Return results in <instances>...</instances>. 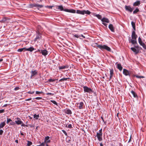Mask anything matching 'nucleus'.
<instances>
[{
    "instance_id": "nucleus-33",
    "label": "nucleus",
    "mask_w": 146,
    "mask_h": 146,
    "mask_svg": "<svg viewBox=\"0 0 146 146\" xmlns=\"http://www.w3.org/2000/svg\"><path fill=\"white\" fill-rule=\"evenodd\" d=\"M69 79V78H63L60 80L59 81L61 82L67 80V79Z\"/></svg>"
},
{
    "instance_id": "nucleus-1",
    "label": "nucleus",
    "mask_w": 146,
    "mask_h": 146,
    "mask_svg": "<svg viewBox=\"0 0 146 146\" xmlns=\"http://www.w3.org/2000/svg\"><path fill=\"white\" fill-rule=\"evenodd\" d=\"M95 44H96V46L97 47L101 50L105 49L107 51L110 52L111 51V49L108 46L106 45H98L97 43H95Z\"/></svg>"
},
{
    "instance_id": "nucleus-11",
    "label": "nucleus",
    "mask_w": 146,
    "mask_h": 146,
    "mask_svg": "<svg viewBox=\"0 0 146 146\" xmlns=\"http://www.w3.org/2000/svg\"><path fill=\"white\" fill-rule=\"evenodd\" d=\"M41 53L44 56H45L48 54V51L46 50H41Z\"/></svg>"
},
{
    "instance_id": "nucleus-54",
    "label": "nucleus",
    "mask_w": 146,
    "mask_h": 146,
    "mask_svg": "<svg viewBox=\"0 0 146 146\" xmlns=\"http://www.w3.org/2000/svg\"><path fill=\"white\" fill-rule=\"evenodd\" d=\"M3 132V131L2 129L0 130V135H2Z\"/></svg>"
},
{
    "instance_id": "nucleus-41",
    "label": "nucleus",
    "mask_w": 146,
    "mask_h": 146,
    "mask_svg": "<svg viewBox=\"0 0 146 146\" xmlns=\"http://www.w3.org/2000/svg\"><path fill=\"white\" fill-rule=\"evenodd\" d=\"M43 93L42 92H38V91H36V94H42Z\"/></svg>"
},
{
    "instance_id": "nucleus-49",
    "label": "nucleus",
    "mask_w": 146,
    "mask_h": 146,
    "mask_svg": "<svg viewBox=\"0 0 146 146\" xmlns=\"http://www.w3.org/2000/svg\"><path fill=\"white\" fill-rule=\"evenodd\" d=\"M67 127L69 128H71L72 127V125L71 124H69L68 125V126Z\"/></svg>"
},
{
    "instance_id": "nucleus-43",
    "label": "nucleus",
    "mask_w": 146,
    "mask_h": 146,
    "mask_svg": "<svg viewBox=\"0 0 146 146\" xmlns=\"http://www.w3.org/2000/svg\"><path fill=\"white\" fill-rule=\"evenodd\" d=\"M141 46H142V47L144 49L146 50V46L145 45V43L143 44Z\"/></svg>"
},
{
    "instance_id": "nucleus-24",
    "label": "nucleus",
    "mask_w": 146,
    "mask_h": 146,
    "mask_svg": "<svg viewBox=\"0 0 146 146\" xmlns=\"http://www.w3.org/2000/svg\"><path fill=\"white\" fill-rule=\"evenodd\" d=\"M131 25L133 27V28L134 30H135V23L133 21H132L131 22Z\"/></svg>"
},
{
    "instance_id": "nucleus-47",
    "label": "nucleus",
    "mask_w": 146,
    "mask_h": 146,
    "mask_svg": "<svg viewBox=\"0 0 146 146\" xmlns=\"http://www.w3.org/2000/svg\"><path fill=\"white\" fill-rule=\"evenodd\" d=\"M34 91H33V92H31V91H29V92H28L27 93L28 94H33L34 93Z\"/></svg>"
},
{
    "instance_id": "nucleus-38",
    "label": "nucleus",
    "mask_w": 146,
    "mask_h": 146,
    "mask_svg": "<svg viewBox=\"0 0 146 146\" xmlns=\"http://www.w3.org/2000/svg\"><path fill=\"white\" fill-rule=\"evenodd\" d=\"M134 47L135 48L137 49L138 50V51H139L140 50V49H141V48L139 46L137 45V46H135Z\"/></svg>"
},
{
    "instance_id": "nucleus-2",
    "label": "nucleus",
    "mask_w": 146,
    "mask_h": 146,
    "mask_svg": "<svg viewBox=\"0 0 146 146\" xmlns=\"http://www.w3.org/2000/svg\"><path fill=\"white\" fill-rule=\"evenodd\" d=\"M76 13L78 14L84 15L85 14H86L87 15H90L91 12L87 10H77L76 11Z\"/></svg>"
},
{
    "instance_id": "nucleus-36",
    "label": "nucleus",
    "mask_w": 146,
    "mask_h": 146,
    "mask_svg": "<svg viewBox=\"0 0 146 146\" xmlns=\"http://www.w3.org/2000/svg\"><path fill=\"white\" fill-rule=\"evenodd\" d=\"M50 138V137L48 136L45 137L44 139V142H46Z\"/></svg>"
},
{
    "instance_id": "nucleus-27",
    "label": "nucleus",
    "mask_w": 146,
    "mask_h": 146,
    "mask_svg": "<svg viewBox=\"0 0 146 146\" xmlns=\"http://www.w3.org/2000/svg\"><path fill=\"white\" fill-rule=\"evenodd\" d=\"M8 19L7 18L4 17L0 21V22L4 23Z\"/></svg>"
},
{
    "instance_id": "nucleus-26",
    "label": "nucleus",
    "mask_w": 146,
    "mask_h": 146,
    "mask_svg": "<svg viewBox=\"0 0 146 146\" xmlns=\"http://www.w3.org/2000/svg\"><path fill=\"white\" fill-rule=\"evenodd\" d=\"M68 66H64L59 67V70H62L68 68Z\"/></svg>"
},
{
    "instance_id": "nucleus-6",
    "label": "nucleus",
    "mask_w": 146,
    "mask_h": 146,
    "mask_svg": "<svg viewBox=\"0 0 146 146\" xmlns=\"http://www.w3.org/2000/svg\"><path fill=\"white\" fill-rule=\"evenodd\" d=\"M125 8L126 11L130 12H131L133 10V8L131 7L130 6L125 5Z\"/></svg>"
},
{
    "instance_id": "nucleus-46",
    "label": "nucleus",
    "mask_w": 146,
    "mask_h": 146,
    "mask_svg": "<svg viewBox=\"0 0 146 146\" xmlns=\"http://www.w3.org/2000/svg\"><path fill=\"white\" fill-rule=\"evenodd\" d=\"M20 89V88L19 86L16 87L14 88V90H17Z\"/></svg>"
},
{
    "instance_id": "nucleus-59",
    "label": "nucleus",
    "mask_w": 146,
    "mask_h": 146,
    "mask_svg": "<svg viewBox=\"0 0 146 146\" xmlns=\"http://www.w3.org/2000/svg\"><path fill=\"white\" fill-rule=\"evenodd\" d=\"M41 50L38 49L37 50V51H36L35 52H40L41 53Z\"/></svg>"
},
{
    "instance_id": "nucleus-15",
    "label": "nucleus",
    "mask_w": 146,
    "mask_h": 146,
    "mask_svg": "<svg viewBox=\"0 0 146 146\" xmlns=\"http://www.w3.org/2000/svg\"><path fill=\"white\" fill-rule=\"evenodd\" d=\"M109 28L110 30L112 32H114V28L113 26V25L111 24H110L109 25L108 27Z\"/></svg>"
},
{
    "instance_id": "nucleus-28",
    "label": "nucleus",
    "mask_w": 146,
    "mask_h": 146,
    "mask_svg": "<svg viewBox=\"0 0 146 146\" xmlns=\"http://www.w3.org/2000/svg\"><path fill=\"white\" fill-rule=\"evenodd\" d=\"M26 48H19L18 49L17 51L18 52H21L22 51H23L24 50V51H26Z\"/></svg>"
},
{
    "instance_id": "nucleus-4",
    "label": "nucleus",
    "mask_w": 146,
    "mask_h": 146,
    "mask_svg": "<svg viewBox=\"0 0 146 146\" xmlns=\"http://www.w3.org/2000/svg\"><path fill=\"white\" fill-rule=\"evenodd\" d=\"M29 7L30 8H33L34 7H36L38 9V8H41L43 7V6L42 5H39L36 3L33 4H31L29 5Z\"/></svg>"
},
{
    "instance_id": "nucleus-61",
    "label": "nucleus",
    "mask_w": 146,
    "mask_h": 146,
    "mask_svg": "<svg viewBox=\"0 0 146 146\" xmlns=\"http://www.w3.org/2000/svg\"><path fill=\"white\" fill-rule=\"evenodd\" d=\"M80 35V36H81L82 37H83L84 38H85V37L84 36H83V35L81 34V35Z\"/></svg>"
},
{
    "instance_id": "nucleus-7",
    "label": "nucleus",
    "mask_w": 146,
    "mask_h": 146,
    "mask_svg": "<svg viewBox=\"0 0 146 146\" xmlns=\"http://www.w3.org/2000/svg\"><path fill=\"white\" fill-rule=\"evenodd\" d=\"M41 37V34L39 32H37L36 33V36L34 40V41H36L40 39Z\"/></svg>"
},
{
    "instance_id": "nucleus-39",
    "label": "nucleus",
    "mask_w": 146,
    "mask_h": 146,
    "mask_svg": "<svg viewBox=\"0 0 146 146\" xmlns=\"http://www.w3.org/2000/svg\"><path fill=\"white\" fill-rule=\"evenodd\" d=\"M75 37L78 38L80 36V35H78V34H75L73 35Z\"/></svg>"
},
{
    "instance_id": "nucleus-37",
    "label": "nucleus",
    "mask_w": 146,
    "mask_h": 146,
    "mask_svg": "<svg viewBox=\"0 0 146 146\" xmlns=\"http://www.w3.org/2000/svg\"><path fill=\"white\" fill-rule=\"evenodd\" d=\"M27 142H28V143L27 144V145L28 146H30L31 145L33 144L32 143L31 141H27Z\"/></svg>"
},
{
    "instance_id": "nucleus-12",
    "label": "nucleus",
    "mask_w": 146,
    "mask_h": 146,
    "mask_svg": "<svg viewBox=\"0 0 146 146\" xmlns=\"http://www.w3.org/2000/svg\"><path fill=\"white\" fill-rule=\"evenodd\" d=\"M131 50L134 52L135 54H137L139 52L138 50L137 49L135 48L134 47H131Z\"/></svg>"
},
{
    "instance_id": "nucleus-57",
    "label": "nucleus",
    "mask_w": 146,
    "mask_h": 146,
    "mask_svg": "<svg viewBox=\"0 0 146 146\" xmlns=\"http://www.w3.org/2000/svg\"><path fill=\"white\" fill-rule=\"evenodd\" d=\"M102 24H103L105 26L107 27V24L105 23H102Z\"/></svg>"
},
{
    "instance_id": "nucleus-55",
    "label": "nucleus",
    "mask_w": 146,
    "mask_h": 146,
    "mask_svg": "<svg viewBox=\"0 0 146 146\" xmlns=\"http://www.w3.org/2000/svg\"><path fill=\"white\" fill-rule=\"evenodd\" d=\"M64 11L67 12H69V9H64Z\"/></svg>"
},
{
    "instance_id": "nucleus-44",
    "label": "nucleus",
    "mask_w": 146,
    "mask_h": 146,
    "mask_svg": "<svg viewBox=\"0 0 146 146\" xmlns=\"http://www.w3.org/2000/svg\"><path fill=\"white\" fill-rule=\"evenodd\" d=\"M135 76L136 77H137V78H144V77L143 76H139L138 75H136Z\"/></svg>"
},
{
    "instance_id": "nucleus-51",
    "label": "nucleus",
    "mask_w": 146,
    "mask_h": 146,
    "mask_svg": "<svg viewBox=\"0 0 146 146\" xmlns=\"http://www.w3.org/2000/svg\"><path fill=\"white\" fill-rule=\"evenodd\" d=\"M15 124V123L14 122L11 121L10 123V125H13Z\"/></svg>"
},
{
    "instance_id": "nucleus-31",
    "label": "nucleus",
    "mask_w": 146,
    "mask_h": 146,
    "mask_svg": "<svg viewBox=\"0 0 146 146\" xmlns=\"http://www.w3.org/2000/svg\"><path fill=\"white\" fill-rule=\"evenodd\" d=\"M34 118H35L36 119H38L39 117V115L38 114L36 115L35 114L33 115Z\"/></svg>"
},
{
    "instance_id": "nucleus-18",
    "label": "nucleus",
    "mask_w": 146,
    "mask_h": 146,
    "mask_svg": "<svg viewBox=\"0 0 146 146\" xmlns=\"http://www.w3.org/2000/svg\"><path fill=\"white\" fill-rule=\"evenodd\" d=\"M65 113L68 114H71L72 113V111L69 109H66L65 110Z\"/></svg>"
},
{
    "instance_id": "nucleus-56",
    "label": "nucleus",
    "mask_w": 146,
    "mask_h": 146,
    "mask_svg": "<svg viewBox=\"0 0 146 146\" xmlns=\"http://www.w3.org/2000/svg\"><path fill=\"white\" fill-rule=\"evenodd\" d=\"M138 40L139 42H140L141 41H142L141 39V38L140 37H139L138 39Z\"/></svg>"
},
{
    "instance_id": "nucleus-60",
    "label": "nucleus",
    "mask_w": 146,
    "mask_h": 146,
    "mask_svg": "<svg viewBox=\"0 0 146 146\" xmlns=\"http://www.w3.org/2000/svg\"><path fill=\"white\" fill-rule=\"evenodd\" d=\"M46 143H49L50 142V140H48L46 141Z\"/></svg>"
},
{
    "instance_id": "nucleus-14",
    "label": "nucleus",
    "mask_w": 146,
    "mask_h": 146,
    "mask_svg": "<svg viewBox=\"0 0 146 146\" xmlns=\"http://www.w3.org/2000/svg\"><path fill=\"white\" fill-rule=\"evenodd\" d=\"M140 4L141 1H137L133 3V6H139L140 5Z\"/></svg>"
},
{
    "instance_id": "nucleus-32",
    "label": "nucleus",
    "mask_w": 146,
    "mask_h": 146,
    "mask_svg": "<svg viewBox=\"0 0 146 146\" xmlns=\"http://www.w3.org/2000/svg\"><path fill=\"white\" fill-rule=\"evenodd\" d=\"M139 9L137 7L135 9L134 11H133V14H136L137 12H139Z\"/></svg>"
},
{
    "instance_id": "nucleus-53",
    "label": "nucleus",
    "mask_w": 146,
    "mask_h": 146,
    "mask_svg": "<svg viewBox=\"0 0 146 146\" xmlns=\"http://www.w3.org/2000/svg\"><path fill=\"white\" fill-rule=\"evenodd\" d=\"M45 143L46 142H43V143H42L41 144H40V145L41 146H44L45 144Z\"/></svg>"
},
{
    "instance_id": "nucleus-10",
    "label": "nucleus",
    "mask_w": 146,
    "mask_h": 146,
    "mask_svg": "<svg viewBox=\"0 0 146 146\" xmlns=\"http://www.w3.org/2000/svg\"><path fill=\"white\" fill-rule=\"evenodd\" d=\"M31 78H32L33 76H35L38 74V72L37 70H35L34 71L32 70L31 72Z\"/></svg>"
},
{
    "instance_id": "nucleus-25",
    "label": "nucleus",
    "mask_w": 146,
    "mask_h": 146,
    "mask_svg": "<svg viewBox=\"0 0 146 146\" xmlns=\"http://www.w3.org/2000/svg\"><path fill=\"white\" fill-rule=\"evenodd\" d=\"M117 68L120 71H121L122 69V67L120 64H117Z\"/></svg>"
},
{
    "instance_id": "nucleus-29",
    "label": "nucleus",
    "mask_w": 146,
    "mask_h": 146,
    "mask_svg": "<svg viewBox=\"0 0 146 146\" xmlns=\"http://www.w3.org/2000/svg\"><path fill=\"white\" fill-rule=\"evenodd\" d=\"M5 125V122H1L0 124V128H3Z\"/></svg>"
},
{
    "instance_id": "nucleus-35",
    "label": "nucleus",
    "mask_w": 146,
    "mask_h": 146,
    "mask_svg": "<svg viewBox=\"0 0 146 146\" xmlns=\"http://www.w3.org/2000/svg\"><path fill=\"white\" fill-rule=\"evenodd\" d=\"M58 9H60V11H64V8L62 6H58Z\"/></svg>"
},
{
    "instance_id": "nucleus-40",
    "label": "nucleus",
    "mask_w": 146,
    "mask_h": 146,
    "mask_svg": "<svg viewBox=\"0 0 146 146\" xmlns=\"http://www.w3.org/2000/svg\"><path fill=\"white\" fill-rule=\"evenodd\" d=\"M12 121V120H11V119H10V118H7V124H8L9 123L10 121Z\"/></svg>"
},
{
    "instance_id": "nucleus-30",
    "label": "nucleus",
    "mask_w": 146,
    "mask_h": 146,
    "mask_svg": "<svg viewBox=\"0 0 146 146\" xmlns=\"http://www.w3.org/2000/svg\"><path fill=\"white\" fill-rule=\"evenodd\" d=\"M58 80V79H49L48 81L50 82H57Z\"/></svg>"
},
{
    "instance_id": "nucleus-42",
    "label": "nucleus",
    "mask_w": 146,
    "mask_h": 146,
    "mask_svg": "<svg viewBox=\"0 0 146 146\" xmlns=\"http://www.w3.org/2000/svg\"><path fill=\"white\" fill-rule=\"evenodd\" d=\"M51 102L52 103L54 104L55 105H57V103L55 101H54V100H51Z\"/></svg>"
},
{
    "instance_id": "nucleus-19",
    "label": "nucleus",
    "mask_w": 146,
    "mask_h": 146,
    "mask_svg": "<svg viewBox=\"0 0 146 146\" xmlns=\"http://www.w3.org/2000/svg\"><path fill=\"white\" fill-rule=\"evenodd\" d=\"M92 14L94 16L97 17L99 19H101L102 17L99 14H96L94 13H93Z\"/></svg>"
},
{
    "instance_id": "nucleus-50",
    "label": "nucleus",
    "mask_w": 146,
    "mask_h": 146,
    "mask_svg": "<svg viewBox=\"0 0 146 146\" xmlns=\"http://www.w3.org/2000/svg\"><path fill=\"white\" fill-rule=\"evenodd\" d=\"M4 112H5V110L4 109L0 110V113H4Z\"/></svg>"
},
{
    "instance_id": "nucleus-20",
    "label": "nucleus",
    "mask_w": 146,
    "mask_h": 146,
    "mask_svg": "<svg viewBox=\"0 0 146 146\" xmlns=\"http://www.w3.org/2000/svg\"><path fill=\"white\" fill-rule=\"evenodd\" d=\"M35 49L33 47L31 46L30 47V48H26L25 50L29 51L30 52H32L33 50H34Z\"/></svg>"
},
{
    "instance_id": "nucleus-22",
    "label": "nucleus",
    "mask_w": 146,
    "mask_h": 146,
    "mask_svg": "<svg viewBox=\"0 0 146 146\" xmlns=\"http://www.w3.org/2000/svg\"><path fill=\"white\" fill-rule=\"evenodd\" d=\"M131 93L133 95V96L135 98H137V96L136 93H135L133 90L131 91Z\"/></svg>"
},
{
    "instance_id": "nucleus-48",
    "label": "nucleus",
    "mask_w": 146,
    "mask_h": 146,
    "mask_svg": "<svg viewBox=\"0 0 146 146\" xmlns=\"http://www.w3.org/2000/svg\"><path fill=\"white\" fill-rule=\"evenodd\" d=\"M46 94L47 95H50L52 96V95H53L54 94L52 93H46Z\"/></svg>"
},
{
    "instance_id": "nucleus-8",
    "label": "nucleus",
    "mask_w": 146,
    "mask_h": 146,
    "mask_svg": "<svg viewBox=\"0 0 146 146\" xmlns=\"http://www.w3.org/2000/svg\"><path fill=\"white\" fill-rule=\"evenodd\" d=\"M135 31L134 30L132 33L131 38L133 39H136L137 37V35L136 34Z\"/></svg>"
},
{
    "instance_id": "nucleus-58",
    "label": "nucleus",
    "mask_w": 146,
    "mask_h": 146,
    "mask_svg": "<svg viewBox=\"0 0 146 146\" xmlns=\"http://www.w3.org/2000/svg\"><path fill=\"white\" fill-rule=\"evenodd\" d=\"M42 98H41L39 97H37L35 98V99L36 100H40Z\"/></svg>"
},
{
    "instance_id": "nucleus-13",
    "label": "nucleus",
    "mask_w": 146,
    "mask_h": 146,
    "mask_svg": "<svg viewBox=\"0 0 146 146\" xmlns=\"http://www.w3.org/2000/svg\"><path fill=\"white\" fill-rule=\"evenodd\" d=\"M17 120H16L15 122L17 125H20L22 123V121H21V119L19 118H17Z\"/></svg>"
},
{
    "instance_id": "nucleus-23",
    "label": "nucleus",
    "mask_w": 146,
    "mask_h": 146,
    "mask_svg": "<svg viewBox=\"0 0 146 146\" xmlns=\"http://www.w3.org/2000/svg\"><path fill=\"white\" fill-rule=\"evenodd\" d=\"M113 70L112 69H110V78H111L113 76Z\"/></svg>"
},
{
    "instance_id": "nucleus-63",
    "label": "nucleus",
    "mask_w": 146,
    "mask_h": 146,
    "mask_svg": "<svg viewBox=\"0 0 146 146\" xmlns=\"http://www.w3.org/2000/svg\"><path fill=\"white\" fill-rule=\"evenodd\" d=\"M7 106H8L7 104H5L3 106V107H7Z\"/></svg>"
},
{
    "instance_id": "nucleus-17",
    "label": "nucleus",
    "mask_w": 146,
    "mask_h": 146,
    "mask_svg": "<svg viewBox=\"0 0 146 146\" xmlns=\"http://www.w3.org/2000/svg\"><path fill=\"white\" fill-rule=\"evenodd\" d=\"M123 74L126 76H127L129 75V72L126 69H123Z\"/></svg>"
},
{
    "instance_id": "nucleus-3",
    "label": "nucleus",
    "mask_w": 146,
    "mask_h": 146,
    "mask_svg": "<svg viewBox=\"0 0 146 146\" xmlns=\"http://www.w3.org/2000/svg\"><path fill=\"white\" fill-rule=\"evenodd\" d=\"M102 129H101L99 130V133L97 132L96 136L98 138L99 141H101L102 140Z\"/></svg>"
},
{
    "instance_id": "nucleus-52",
    "label": "nucleus",
    "mask_w": 146,
    "mask_h": 146,
    "mask_svg": "<svg viewBox=\"0 0 146 146\" xmlns=\"http://www.w3.org/2000/svg\"><path fill=\"white\" fill-rule=\"evenodd\" d=\"M140 45L141 46H142L143 44H144V43L142 42V41H141L140 42H139Z\"/></svg>"
},
{
    "instance_id": "nucleus-45",
    "label": "nucleus",
    "mask_w": 146,
    "mask_h": 146,
    "mask_svg": "<svg viewBox=\"0 0 146 146\" xmlns=\"http://www.w3.org/2000/svg\"><path fill=\"white\" fill-rule=\"evenodd\" d=\"M62 131L64 133L65 135L66 136L67 135V134L66 132L64 130H62Z\"/></svg>"
},
{
    "instance_id": "nucleus-9",
    "label": "nucleus",
    "mask_w": 146,
    "mask_h": 146,
    "mask_svg": "<svg viewBox=\"0 0 146 146\" xmlns=\"http://www.w3.org/2000/svg\"><path fill=\"white\" fill-rule=\"evenodd\" d=\"M129 43H131L133 44H137L136 39H133L132 38H130L129 39Z\"/></svg>"
},
{
    "instance_id": "nucleus-62",
    "label": "nucleus",
    "mask_w": 146,
    "mask_h": 146,
    "mask_svg": "<svg viewBox=\"0 0 146 146\" xmlns=\"http://www.w3.org/2000/svg\"><path fill=\"white\" fill-rule=\"evenodd\" d=\"M21 124V126H25V124L24 123H23V122H22V124Z\"/></svg>"
},
{
    "instance_id": "nucleus-16",
    "label": "nucleus",
    "mask_w": 146,
    "mask_h": 146,
    "mask_svg": "<svg viewBox=\"0 0 146 146\" xmlns=\"http://www.w3.org/2000/svg\"><path fill=\"white\" fill-rule=\"evenodd\" d=\"M102 21V23L106 22L107 23H109V21L108 19L107 18H103L101 19Z\"/></svg>"
},
{
    "instance_id": "nucleus-5",
    "label": "nucleus",
    "mask_w": 146,
    "mask_h": 146,
    "mask_svg": "<svg viewBox=\"0 0 146 146\" xmlns=\"http://www.w3.org/2000/svg\"><path fill=\"white\" fill-rule=\"evenodd\" d=\"M83 88L84 92L90 93L93 92V90L90 88H88L86 86H84Z\"/></svg>"
},
{
    "instance_id": "nucleus-64",
    "label": "nucleus",
    "mask_w": 146,
    "mask_h": 146,
    "mask_svg": "<svg viewBox=\"0 0 146 146\" xmlns=\"http://www.w3.org/2000/svg\"><path fill=\"white\" fill-rule=\"evenodd\" d=\"M15 142L16 143H18V140H16L15 141Z\"/></svg>"
},
{
    "instance_id": "nucleus-21",
    "label": "nucleus",
    "mask_w": 146,
    "mask_h": 146,
    "mask_svg": "<svg viewBox=\"0 0 146 146\" xmlns=\"http://www.w3.org/2000/svg\"><path fill=\"white\" fill-rule=\"evenodd\" d=\"M78 104L79 105L78 107V108L79 109H82L83 108V106L84 104V103H83V102H81L79 104Z\"/></svg>"
},
{
    "instance_id": "nucleus-34",
    "label": "nucleus",
    "mask_w": 146,
    "mask_h": 146,
    "mask_svg": "<svg viewBox=\"0 0 146 146\" xmlns=\"http://www.w3.org/2000/svg\"><path fill=\"white\" fill-rule=\"evenodd\" d=\"M69 12L72 13H76V10L73 9H69Z\"/></svg>"
}]
</instances>
